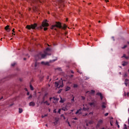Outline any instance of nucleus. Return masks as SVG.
I'll return each mask as SVG.
<instances>
[{
	"label": "nucleus",
	"instance_id": "nucleus-36",
	"mask_svg": "<svg viewBox=\"0 0 129 129\" xmlns=\"http://www.w3.org/2000/svg\"><path fill=\"white\" fill-rule=\"evenodd\" d=\"M47 30H48V28L47 27L44 28V31H47Z\"/></svg>",
	"mask_w": 129,
	"mask_h": 129
},
{
	"label": "nucleus",
	"instance_id": "nucleus-46",
	"mask_svg": "<svg viewBox=\"0 0 129 129\" xmlns=\"http://www.w3.org/2000/svg\"><path fill=\"white\" fill-rule=\"evenodd\" d=\"M71 73H72L73 74H74V72H73V71H71Z\"/></svg>",
	"mask_w": 129,
	"mask_h": 129
},
{
	"label": "nucleus",
	"instance_id": "nucleus-61",
	"mask_svg": "<svg viewBox=\"0 0 129 129\" xmlns=\"http://www.w3.org/2000/svg\"><path fill=\"white\" fill-rule=\"evenodd\" d=\"M25 90L26 91H28V89H25Z\"/></svg>",
	"mask_w": 129,
	"mask_h": 129
},
{
	"label": "nucleus",
	"instance_id": "nucleus-56",
	"mask_svg": "<svg viewBox=\"0 0 129 129\" xmlns=\"http://www.w3.org/2000/svg\"><path fill=\"white\" fill-rule=\"evenodd\" d=\"M118 128H119V125H117Z\"/></svg>",
	"mask_w": 129,
	"mask_h": 129
},
{
	"label": "nucleus",
	"instance_id": "nucleus-22",
	"mask_svg": "<svg viewBox=\"0 0 129 129\" xmlns=\"http://www.w3.org/2000/svg\"><path fill=\"white\" fill-rule=\"evenodd\" d=\"M125 58V59H128V56H126L125 54H123V56L121 57V58Z\"/></svg>",
	"mask_w": 129,
	"mask_h": 129
},
{
	"label": "nucleus",
	"instance_id": "nucleus-57",
	"mask_svg": "<svg viewBox=\"0 0 129 129\" xmlns=\"http://www.w3.org/2000/svg\"><path fill=\"white\" fill-rule=\"evenodd\" d=\"M71 77H73V75H72L71 76Z\"/></svg>",
	"mask_w": 129,
	"mask_h": 129
},
{
	"label": "nucleus",
	"instance_id": "nucleus-25",
	"mask_svg": "<svg viewBox=\"0 0 129 129\" xmlns=\"http://www.w3.org/2000/svg\"><path fill=\"white\" fill-rule=\"evenodd\" d=\"M44 103H46V105H50V103H49V102H48V101H46L44 102Z\"/></svg>",
	"mask_w": 129,
	"mask_h": 129
},
{
	"label": "nucleus",
	"instance_id": "nucleus-18",
	"mask_svg": "<svg viewBox=\"0 0 129 129\" xmlns=\"http://www.w3.org/2000/svg\"><path fill=\"white\" fill-rule=\"evenodd\" d=\"M58 120H59L58 119L55 118V121L53 122L54 124H57Z\"/></svg>",
	"mask_w": 129,
	"mask_h": 129
},
{
	"label": "nucleus",
	"instance_id": "nucleus-51",
	"mask_svg": "<svg viewBox=\"0 0 129 129\" xmlns=\"http://www.w3.org/2000/svg\"><path fill=\"white\" fill-rule=\"evenodd\" d=\"M105 1L106 2V3H108V2H109L108 1V0H105Z\"/></svg>",
	"mask_w": 129,
	"mask_h": 129
},
{
	"label": "nucleus",
	"instance_id": "nucleus-64",
	"mask_svg": "<svg viewBox=\"0 0 129 129\" xmlns=\"http://www.w3.org/2000/svg\"><path fill=\"white\" fill-rule=\"evenodd\" d=\"M102 129H105L104 127H103Z\"/></svg>",
	"mask_w": 129,
	"mask_h": 129
},
{
	"label": "nucleus",
	"instance_id": "nucleus-50",
	"mask_svg": "<svg viewBox=\"0 0 129 129\" xmlns=\"http://www.w3.org/2000/svg\"><path fill=\"white\" fill-rule=\"evenodd\" d=\"M12 32H13V33H15V29H13L12 30Z\"/></svg>",
	"mask_w": 129,
	"mask_h": 129
},
{
	"label": "nucleus",
	"instance_id": "nucleus-11",
	"mask_svg": "<svg viewBox=\"0 0 129 129\" xmlns=\"http://www.w3.org/2000/svg\"><path fill=\"white\" fill-rule=\"evenodd\" d=\"M55 86H56V87H58V88H60V87H63V86H61V85H60V86H59V83H58V82H55ZM58 86H59V87H58Z\"/></svg>",
	"mask_w": 129,
	"mask_h": 129
},
{
	"label": "nucleus",
	"instance_id": "nucleus-48",
	"mask_svg": "<svg viewBox=\"0 0 129 129\" xmlns=\"http://www.w3.org/2000/svg\"><path fill=\"white\" fill-rule=\"evenodd\" d=\"M27 95H30V92H27Z\"/></svg>",
	"mask_w": 129,
	"mask_h": 129
},
{
	"label": "nucleus",
	"instance_id": "nucleus-6",
	"mask_svg": "<svg viewBox=\"0 0 129 129\" xmlns=\"http://www.w3.org/2000/svg\"><path fill=\"white\" fill-rule=\"evenodd\" d=\"M102 122H103V120L100 119L98 122L97 127H99V126H100V125L101 124V123H102Z\"/></svg>",
	"mask_w": 129,
	"mask_h": 129
},
{
	"label": "nucleus",
	"instance_id": "nucleus-17",
	"mask_svg": "<svg viewBox=\"0 0 129 129\" xmlns=\"http://www.w3.org/2000/svg\"><path fill=\"white\" fill-rule=\"evenodd\" d=\"M127 81H128V79H126L125 80V83H124V84H125V86H127V83H126V82H127Z\"/></svg>",
	"mask_w": 129,
	"mask_h": 129
},
{
	"label": "nucleus",
	"instance_id": "nucleus-58",
	"mask_svg": "<svg viewBox=\"0 0 129 129\" xmlns=\"http://www.w3.org/2000/svg\"><path fill=\"white\" fill-rule=\"evenodd\" d=\"M112 38L113 39V41H114V37H112Z\"/></svg>",
	"mask_w": 129,
	"mask_h": 129
},
{
	"label": "nucleus",
	"instance_id": "nucleus-34",
	"mask_svg": "<svg viewBox=\"0 0 129 129\" xmlns=\"http://www.w3.org/2000/svg\"><path fill=\"white\" fill-rule=\"evenodd\" d=\"M58 113L59 114L61 113V109H58Z\"/></svg>",
	"mask_w": 129,
	"mask_h": 129
},
{
	"label": "nucleus",
	"instance_id": "nucleus-15",
	"mask_svg": "<svg viewBox=\"0 0 129 129\" xmlns=\"http://www.w3.org/2000/svg\"><path fill=\"white\" fill-rule=\"evenodd\" d=\"M89 104L90 106H95V103L94 102L89 103Z\"/></svg>",
	"mask_w": 129,
	"mask_h": 129
},
{
	"label": "nucleus",
	"instance_id": "nucleus-41",
	"mask_svg": "<svg viewBox=\"0 0 129 129\" xmlns=\"http://www.w3.org/2000/svg\"><path fill=\"white\" fill-rule=\"evenodd\" d=\"M73 119H74L75 120H77V119H78V118H77V117H75L73 118Z\"/></svg>",
	"mask_w": 129,
	"mask_h": 129
},
{
	"label": "nucleus",
	"instance_id": "nucleus-14",
	"mask_svg": "<svg viewBox=\"0 0 129 129\" xmlns=\"http://www.w3.org/2000/svg\"><path fill=\"white\" fill-rule=\"evenodd\" d=\"M89 109V108L88 107H87L86 108H85V107H84L83 108V110H84V111H87V110H88Z\"/></svg>",
	"mask_w": 129,
	"mask_h": 129
},
{
	"label": "nucleus",
	"instance_id": "nucleus-39",
	"mask_svg": "<svg viewBox=\"0 0 129 129\" xmlns=\"http://www.w3.org/2000/svg\"><path fill=\"white\" fill-rule=\"evenodd\" d=\"M61 91H62V90L60 89V90L58 91V93H61Z\"/></svg>",
	"mask_w": 129,
	"mask_h": 129
},
{
	"label": "nucleus",
	"instance_id": "nucleus-5",
	"mask_svg": "<svg viewBox=\"0 0 129 129\" xmlns=\"http://www.w3.org/2000/svg\"><path fill=\"white\" fill-rule=\"evenodd\" d=\"M40 67V63L36 62L34 64V69H38Z\"/></svg>",
	"mask_w": 129,
	"mask_h": 129
},
{
	"label": "nucleus",
	"instance_id": "nucleus-30",
	"mask_svg": "<svg viewBox=\"0 0 129 129\" xmlns=\"http://www.w3.org/2000/svg\"><path fill=\"white\" fill-rule=\"evenodd\" d=\"M123 129H127V127H126V124H124Z\"/></svg>",
	"mask_w": 129,
	"mask_h": 129
},
{
	"label": "nucleus",
	"instance_id": "nucleus-27",
	"mask_svg": "<svg viewBox=\"0 0 129 129\" xmlns=\"http://www.w3.org/2000/svg\"><path fill=\"white\" fill-rule=\"evenodd\" d=\"M9 25H7L6 27H5V30H6V31H7V30H9Z\"/></svg>",
	"mask_w": 129,
	"mask_h": 129
},
{
	"label": "nucleus",
	"instance_id": "nucleus-8",
	"mask_svg": "<svg viewBox=\"0 0 129 129\" xmlns=\"http://www.w3.org/2000/svg\"><path fill=\"white\" fill-rule=\"evenodd\" d=\"M102 108H106V102H103L101 105Z\"/></svg>",
	"mask_w": 129,
	"mask_h": 129
},
{
	"label": "nucleus",
	"instance_id": "nucleus-2",
	"mask_svg": "<svg viewBox=\"0 0 129 129\" xmlns=\"http://www.w3.org/2000/svg\"><path fill=\"white\" fill-rule=\"evenodd\" d=\"M51 55V48L50 47H47L46 49L44 50V53L42 54V53H40L38 54V57H40L41 56L42 59H44L46 57V56H50Z\"/></svg>",
	"mask_w": 129,
	"mask_h": 129
},
{
	"label": "nucleus",
	"instance_id": "nucleus-4",
	"mask_svg": "<svg viewBox=\"0 0 129 129\" xmlns=\"http://www.w3.org/2000/svg\"><path fill=\"white\" fill-rule=\"evenodd\" d=\"M49 24H48L47 20H44L42 24V25L40 26L41 29H43L44 27H48Z\"/></svg>",
	"mask_w": 129,
	"mask_h": 129
},
{
	"label": "nucleus",
	"instance_id": "nucleus-3",
	"mask_svg": "<svg viewBox=\"0 0 129 129\" xmlns=\"http://www.w3.org/2000/svg\"><path fill=\"white\" fill-rule=\"evenodd\" d=\"M37 28V24L35 23L34 24H32L31 25H27L26 26V29H28V30H31V29H32L33 30H35Z\"/></svg>",
	"mask_w": 129,
	"mask_h": 129
},
{
	"label": "nucleus",
	"instance_id": "nucleus-40",
	"mask_svg": "<svg viewBox=\"0 0 129 129\" xmlns=\"http://www.w3.org/2000/svg\"><path fill=\"white\" fill-rule=\"evenodd\" d=\"M68 123L69 126H71V124H70V122L69 121H68Z\"/></svg>",
	"mask_w": 129,
	"mask_h": 129
},
{
	"label": "nucleus",
	"instance_id": "nucleus-21",
	"mask_svg": "<svg viewBox=\"0 0 129 129\" xmlns=\"http://www.w3.org/2000/svg\"><path fill=\"white\" fill-rule=\"evenodd\" d=\"M53 99H54V100H56V101H58V100H59V98L55 97H53Z\"/></svg>",
	"mask_w": 129,
	"mask_h": 129
},
{
	"label": "nucleus",
	"instance_id": "nucleus-24",
	"mask_svg": "<svg viewBox=\"0 0 129 129\" xmlns=\"http://www.w3.org/2000/svg\"><path fill=\"white\" fill-rule=\"evenodd\" d=\"M59 102L60 103H63L64 102V100L62 99V98H60V100L59 101Z\"/></svg>",
	"mask_w": 129,
	"mask_h": 129
},
{
	"label": "nucleus",
	"instance_id": "nucleus-28",
	"mask_svg": "<svg viewBox=\"0 0 129 129\" xmlns=\"http://www.w3.org/2000/svg\"><path fill=\"white\" fill-rule=\"evenodd\" d=\"M78 87V85L77 84H74V88H77Z\"/></svg>",
	"mask_w": 129,
	"mask_h": 129
},
{
	"label": "nucleus",
	"instance_id": "nucleus-43",
	"mask_svg": "<svg viewBox=\"0 0 129 129\" xmlns=\"http://www.w3.org/2000/svg\"><path fill=\"white\" fill-rule=\"evenodd\" d=\"M72 101H73V102H74V97L73 98V99H72Z\"/></svg>",
	"mask_w": 129,
	"mask_h": 129
},
{
	"label": "nucleus",
	"instance_id": "nucleus-32",
	"mask_svg": "<svg viewBox=\"0 0 129 129\" xmlns=\"http://www.w3.org/2000/svg\"><path fill=\"white\" fill-rule=\"evenodd\" d=\"M127 77V74L126 73H125L124 75V77Z\"/></svg>",
	"mask_w": 129,
	"mask_h": 129
},
{
	"label": "nucleus",
	"instance_id": "nucleus-12",
	"mask_svg": "<svg viewBox=\"0 0 129 129\" xmlns=\"http://www.w3.org/2000/svg\"><path fill=\"white\" fill-rule=\"evenodd\" d=\"M95 91L93 90H92L91 91H87L86 92V93H89L90 94H93Z\"/></svg>",
	"mask_w": 129,
	"mask_h": 129
},
{
	"label": "nucleus",
	"instance_id": "nucleus-62",
	"mask_svg": "<svg viewBox=\"0 0 129 129\" xmlns=\"http://www.w3.org/2000/svg\"><path fill=\"white\" fill-rule=\"evenodd\" d=\"M110 124H111V125H112V123H111V122H110Z\"/></svg>",
	"mask_w": 129,
	"mask_h": 129
},
{
	"label": "nucleus",
	"instance_id": "nucleus-53",
	"mask_svg": "<svg viewBox=\"0 0 129 129\" xmlns=\"http://www.w3.org/2000/svg\"><path fill=\"white\" fill-rule=\"evenodd\" d=\"M52 100V97H50V98H49V100Z\"/></svg>",
	"mask_w": 129,
	"mask_h": 129
},
{
	"label": "nucleus",
	"instance_id": "nucleus-33",
	"mask_svg": "<svg viewBox=\"0 0 129 129\" xmlns=\"http://www.w3.org/2000/svg\"><path fill=\"white\" fill-rule=\"evenodd\" d=\"M15 65H16V62H14V63H12V64H11V66L14 67V66H15Z\"/></svg>",
	"mask_w": 129,
	"mask_h": 129
},
{
	"label": "nucleus",
	"instance_id": "nucleus-38",
	"mask_svg": "<svg viewBox=\"0 0 129 129\" xmlns=\"http://www.w3.org/2000/svg\"><path fill=\"white\" fill-rule=\"evenodd\" d=\"M57 112V111H56V109H55L54 110H53V113H56Z\"/></svg>",
	"mask_w": 129,
	"mask_h": 129
},
{
	"label": "nucleus",
	"instance_id": "nucleus-42",
	"mask_svg": "<svg viewBox=\"0 0 129 129\" xmlns=\"http://www.w3.org/2000/svg\"><path fill=\"white\" fill-rule=\"evenodd\" d=\"M107 115H108V113H106L105 114V116H107Z\"/></svg>",
	"mask_w": 129,
	"mask_h": 129
},
{
	"label": "nucleus",
	"instance_id": "nucleus-44",
	"mask_svg": "<svg viewBox=\"0 0 129 129\" xmlns=\"http://www.w3.org/2000/svg\"><path fill=\"white\" fill-rule=\"evenodd\" d=\"M116 124H117V125H118V122H117V121H116Z\"/></svg>",
	"mask_w": 129,
	"mask_h": 129
},
{
	"label": "nucleus",
	"instance_id": "nucleus-31",
	"mask_svg": "<svg viewBox=\"0 0 129 129\" xmlns=\"http://www.w3.org/2000/svg\"><path fill=\"white\" fill-rule=\"evenodd\" d=\"M77 72H78V73H80V74H82V72L81 71H80V70H78V71H77Z\"/></svg>",
	"mask_w": 129,
	"mask_h": 129
},
{
	"label": "nucleus",
	"instance_id": "nucleus-29",
	"mask_svg": "<svg viewBox=\"0 0 129 129\" xmlns=\"http://www.w3.org/2000/svg\"><path fill=\"white\" fill-rule=\"evenodd\" d=\"M46 116H48V114H45L44 115H42V118H44V117H46Z\"/></svg>",
	"mask_w": 129,
	"mask_h": 129
},
{
	"label": "nucleus",
	"instance_id": "nucleus-45",
	"mask_svg": "<svg viewBox=\"0 0 129 129\" xmlns=\"http://www.w3.org/2000/svg\"><path fill=\"white\" fill-rule=\"evenodd\" d=\"M28 98H29V99L32 98V95L29 96V97H28Z\"/></svg>",
	"mask_w": 129,
	"mask_h": 129
},
{
	"label": "nucleus",
	"instance_id": "nucleus-13",
	"mask_svg": "<svg viewBox=\"0 0 129 129\" xmlns=\"http://www.w3.org/2000/svg\"><path fill=\"white\" fill-rule=\"evenodd\" d=\"M35 102H31L30 103H29V106H35Z\"/></svg>",
	"mask_w": 129,
	"mask_h": 129
},
{
	"label": "nucleus",
	"instance_id": "nucleus-19",
	"mask_svg": "<svg viewBox=\"0 0 129 129\" xmlns=\"http://www.w3.org/2000/svg\"><path fill=\"white\" fill-rule=\"evenodd\" d=\"M70 89H71V88L70 87H67L66 88V91H69V90Z\"/></svg>",
	"mask_w": 129,
	"mask_h": 129
},
{
	"label": "nucleus",
	"instance_id": "nucleus-26",
	"mask_svg": "<svg viewBox=\"0 0 129 129\" xmlns=\"http://www.w3.org/2000/svg\"><path fill=\"white\" fill-rule=\"evenodd\" d=\"M30 89L31 90H34V88L33 87V86L32 85H30Z\"/></svg>",
	"mask_w": 129,
	"mask_h": 129
},
{
	"label": "nucleus",
	"instance_id": "nucleus-16",
	"mask_svg": "<svg viewBox=\"0 0 129 129\" xmlns=\"http://www.w3.org/2000/svg\"><path fill=\"white\" fill-rule=\"evenodd\" d=\"M62 110H63V111H67V110H68V109H67V108H66V107H63L62 108Z\"/></svg>",
	"mask_w": 129,
	"mask_h": 129
},
{
	"label": "nucleus",
	"instance_id": "nucleus-49",
	"mask_svg": "<svg viewBox=\"0 0 129 129\" xmlns=\"http://www.w3.org/2000/svg\"><path fill=\"white\" fill-rule=\"evenodd\" d=\"M63 116H64V114H61V117H63Z\"/></svg>",
	"mask_w": 129,
	"mask_h": 129
},
{
	"label": "nucleus",
	"instance_id": "nucleus-47",
	"mask_svg": "<svg viewBox=\"0 0 129 129\" xmlns=\"http://www.w3.org/2000/svg\"><path fill=\"white\" fill-rule=\"evenodd\" d=\"M7 32H10L11 31V30L10 29V28H9V29L7 30Z\"/></svg>",
	"mask_w": 129,
	"mask_h": 129
},
{
	"label": "nucleus",
	"instance_id": "nucleus-10",
	"mask_svg": "<svg viewBox=\"0 0 129 129\" xmlns=\"http://www.w3.org/2000/svg\"><path fill=\"white\" fill-rule=\"evenodd\" d=\"M97 95H99V96H100L101 98V100H102V99H103V96H102V94H101V93H98L97 94Z\"/></svg>",
	"mask_w": 129,
	"mask_h": 129
},
{
	"label": "nucleus",
	"instance_id": "nucleus-35",
	"mask_svg": "<svg viewBox=\"0 0 129 129\" xmlns=\"http://www.w3.org/2000/svg\"><path fill=\"white\" fill-rule=\"evenodd\" d=\"M82 97V99H83V100H84L85 99V97L84 96H81Z\"/></svg>",
	"mask_w": 129,
	"mask_h": 129
},
{
	"label": "nucleus",
	"instance_id": "nucleus-55",
	"mask_svg": "<svg viewBox=\"0 0 129 129\" xmlns=\"http://www.w3.org/2000/svg\"><path fill=\"white\" fill-rule=\"evenodd\" d=\"M55 61H56V60L54 59V60H52V62H55Z\"/></svg>",
	"mask_w": 129,
	"mask_h": 129
},
{
	"label": "nucleus",
	"instance_id": "nucleus-54",
	"mask_svg": "<svg viewBox=\"0 0 129 129\" xmlns=\"http://www.w3.org/2000/svg\"><path fill=\"white\" fill-rule=\"evenodd\" d=\"M58 70H61V68H57Z\"/></svg>",
	"mask_w": 129,
	"mask_h": 129
},
{
	"label": "nucleus",
	"instance_id": "nucleus-20",
	"mask_svg": "<svg viewBox=\"0 0 129 129\" xmlns=\"http://www.w3.org/2000/svg\"><path fill=\"white\" fill-rule=\"evenodd\" d=\"M127 64V62L124 61L123 63H122V66H126V64Z\"/></svg>",
	"mask_w": 129,
	"mask_h": 129
},
{
	"label": "nucleus",
	"instance_id": "nucleus-59",
	"mask_svg": "<svg viewBox=\"0 0 129 129\" xmlns=\"http://www.w3.org/2000/svg\"><path fill=\"white\" fill-rule=\"evenodd\" d=\"M46 126H48V124H45Z\"/></svg>",
	"mask_w": 129,
	"mask_h": 129
},
{
	"label": "nucleus",
	"instance_id": "nucleus-23",
	"mask_svg": "<svg viewBox=\"0 0 129 129\" xmlns=\"http://www.w3.org/2000/svg\"><path fill=\"white\" fill-rule=\"evenodd\" d=\"M19 113H22V112H23V109L19 108Z\"/></svg>",
	"mask_w": 129,
	"mask_h": 129
},
{
	"label": "nucleus",
	"instance_id": "nucleus-37",
	"mask_svg": "<svg viewBox=\"0 0 129 129\" xmlns=\"http://www.w3.org/2000/svg\"><path fill=\"white\" fill-rule=\"evenodd\" d=\"M125 48H126V45H125L123 47H122V49H125Z\"/></svg>",
	"mask_w": 129,
	"mask_h": 129
},
{
	"label": "nucleus",
	"instance_id": "nucleus-1",
	"mask_svg": "<svg viewBox=\"0 0 129 129\" xmlns=\"http://www.w3.org/2000/svg\"><path fill=\"white\" fill-rule=\"evenodd\" d=\"M57 28L65 30V29L67 28V26H66V25L64 24L63 26H62V25H61V23L56 22L55 25H52L51 29L52 30H55V31H57Z\"/></svg>",
	"mask_w": 129,
	"mask_h": 129
},
{
	"label": "nucleus",
	"instance_id": "nucleus-60",
	"mask_svg": "<svg viewBox=\"0 0 129 129\" xmlns=\"http://www.w3.org/2000/svg\"><path fill=\"white\" fill-rule=\"evenodd\" d=\"M26 59H27V58H24V60H26Z\"/></svg>",
	"mask_w": 129,
	"mask_h": 129
},
{
	"label": "nucleus",
	"instance_id": "nucleus-63",
	"mask_svg": "<svg viewBox=\"0 0 129 129\" xmlns=\"http://www.w3.org/2000/svg\"><path fill=\"white\" fill-rule=\"evenodd\" d=\"M128 123H129V118L128 119Z\"/></svg>",
	"mask_w": 129,
	"mask_h": 129
},
{
	"label": "nucleus",
	"instance_id": "nucleus-52",
	"mask_svg": "<svg viewBox=\"0 0 129 129\" xmlns=\"http://www.w3.org/2000/svg\"><path fill=\"white\" fill-rule=\"evenodd\" d=\"M63 117V119H66V117H64V116L63 117Z\"/></svg>",
	"mask_w": 129,
	"mask_h": 129
},
{
	"label": "nucleus",
	"instance_id": "nucleus-9",
	"mask_svg": "<svg viewBox=\"0 0 129 129\" xmlns=\"http://www.w3.org/2000/svg\"><path fill=\"white\" fill-rule=\"evenodd\" d=\"M41 64H42V65H45V66H48L49 62H48V61H46V62L41 61Z\"/></svg>",
	"mask_w": 129,
	"mask_h": 129
},
{
	"label": "nucleus",
	"instance_id": "nucleus-7",
	"mask_svg": "<svg viewBox=\"0 0 129 129\" xmlns=\"http://www.w3.org/2000/svg\"><path fill=\"white\" fill-rule=\"evenodd\" d=\"M82 110V108H80L79 110H78L76 111V114H81L82 113V112H81Z\"/></svg>",
	"mask_w": 129,
	"mask_h": 129
}]
</instances>
